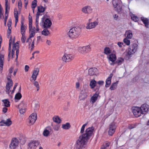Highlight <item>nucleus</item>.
<instances>
[{"mask_svg": "<svg viewBox=\"0 0 149 149\" xmlns=\"http://www.w3.org/2000/svg\"><path fill=\"white\" fill-rule=\"evenodd\" d=\"M124 59L122 58H118L117 60L115 62V64H117L118 65H120L124 61Z\"/></svg>", "mask_w": 149, "mask_h": 149, "instance_id": "nucleus-36", "label": "nucleus"}, {"mask_svg": "<svg viewBox=\"0 0 149 149\" xmlns=\"http://www.w3.org/2000/svg\"><path fill=\"white\" fill-rule=\"evenodd\" d=\"M37 119L36 115V113H32L29 117L28 120L30 125H32L34 123Z\"/></svg>", "mask_w": 149, "mask_h": 149, "instance_id": "nucleus-12", "label": "nucleus"}, {"mask_svg": "<svg viewBox=\"0 0 149 149\" xmlns=\"http://www.w3.org/2000/svg\"><path fill=\"white\" fill-rule=\"evenodd\" d=\"M70 127V124L69 123H67L65 124H63L62 125V128L65 130L69 129Z\"/></svg>", "mask_w": 149, "mask_h": 149, "instance_id": "nucleus-35", "label": "nucleus"}, {"mask_svg": "<svg viewBox=\"0 0 149 149\" xmlns=\"http://www.w3.org/2000/svg\"><path fill=\"white\" fill-rule=\"evenodd\" d=\"M53 121L58 123H59L61 122V120L58 116H56L53 118Z\"/></svg>", "mask_w": 149, "mask_h": 149, "instance_id": "nucleus-42", "label": "nucleus"}, {"mask_svg": "<svg viewBox=\"0 0 149 149\" xmlns=\"http://www.w3.org/2000/svg\"><path fill=\"white\" fill-rule=\"evenodd\" d=\"M29 31H36V30L35 28V27L32 28V24H31V26H30L29 24Z\"/></svg>", "mask_w": 149, "mask_h": 149, "instance_id": "nucleus-55", "label": "nucleus"}, {"mask_svg": "<svg viewBox=\"0 0 149 149\" xmlns=\"http://www.w3.org/2000/svg\"><path fill=\"white\" fill-rule=\"evenodd\" d=\"M87 95L86 93H85L83 91H81L79 96V98L80 100H83L86 98Z\"/></svg>", "mask_w": 149, "mask_h": 149, "instance_id": "nucleus-28", "label": "nucleus"}, {"mask_svg": "<svg viewBox=\"0 0 149 149\" xmlns=\"http://www.w3.org/2000/svg\"><path fill=\"white\" fill-rule=\"evenodd\" d=\"M109 62L111 65H113L115 64V61L116 59V55L114 54H111L109 55Z\"/></svg>", "mask_w": 149, "mask_h": 149, "instance_id": "nucleus-13", "label": "nucleus"}, {"mask_svg": "<svg viewBox=\"0 0 149 149\" xmlns=\"http://www.w3.org/2000/svg\"><path fill=\"white\" fill-rule=\"evenodd\" d=\"M39 17V15H36V30L37 32L39 31V29L38 27Z\"/></svg>", "mask_w": 149, "mask_h": 149, "instance_id": "nucleus-31", "label": "nucleus"}, {"mask_svg": "<svg viewBox=\"0 0 149 149\" xmlns=\"http://www.w3.org/2000/svg\"><path fill=\"white\" fill-rule=\"evenodd\" d=\"M21 25V33L22 34H25V30L26 29V26L24 25V22L22 21Z\"/></svg>", "mask_w": 149, "mask_h": 149, "instance_id": "nucleus-25", "label": "nucleus"}, {"mask_svg": "<svg viewBox=\"0 0 149 149\" xmlns=\"http://www.w3.org/2000/svg\"><path fill=\"white\" fill-rule=\"evenodd\" d=\"M42 23H40V25L42 26L45 28L48 29L49 28L52 24V22L51 20L48 19L47 18L44 20L43 18H42Z\"/></svg>", "mask_w": 149, "mask_h": 149, "instance_id": "nucleus-4", "label": "nucleus"}, {"mask_svg": "<svg viewBox=\"0 0 149 149\" xmlns=\"http://www.w3.org/2000/svg\"><path fill=\"white\" fill-rule=\"evenodd\" d=\"M141 19L144 24L145 27L148 28L149 22L148 19L143 17H141Z\"/></svg>", "mask_w": 149, "mask_h": 149, "instance_id": "nucleus-27", "label": "nucleus"}, {"mask_svg": "<svg viewBox=\"0 0 149 149\" xmlns=\"http://www.w3.org/2000/svg\"><path fill=\"white\" fill-rule=\"evenodd\" d=\"M112 3L113 7L114 8H116L118 6V3H116V1L115 0H113Z\"/></svg>", "mask_w": 149, "mask_h": 149, "instance_id": "nucleus-57", "label": "nucleus"}, {"mask_svg": "<svg viewBox=\"0 0 149 149\" xmlns=\"http://www.w3.org/2000/svg\"><path fill=\"white\" fill-rule=\"evenodd\" d=\"M5 12L7 14V13H8L10 9V5L8 4V2H5Z\"/></svg>", "mask_w": 149, "mask_h": 149, "instance_id": "nucleus-38", "label": "nucleus"}, {"mask_svg": "<svg viewBox=\"0 0 149 149\" xmlns=\"http://www.w3.org/2000/svg\"><path fill=\"white\" fill-rule=\"evenodd\" d=\"M41 33L44 36H47L50 34V33L47 29L45 28L42 31Z\"/></svg>", "mask_w": 149, "mask_h": 149, "instance_id": "nucleus-32", "label": "nucleus"}, {"mask_svg": "<svg viewBox=\"0 0 149 149\" xmlns=\"http://www.w3.org/2000/svg\"><path fill=\"white\" fill-rule=\"evenodd\" d=\"M11 28H8L7 33V36L8 38L9 37L10 34L11 33Z\"/></svg>", "mask_w": 149, "mask_h": 149, "instance_id": "nucleus-59", "label": "nucleus"}, {"mask_svg": "<svg viewBox=\"0 0 149 149\" xmlns=\"http://www.w3.org/2000/svg\"><path fill=\"white\" fill-rule=\"evenodd\" d=\"M22 35L21 38V41L22 43H24L26 39V37L25 36V34H22Z\"/></svg>", "mask_w": 149, "mask_h": 149, "instance_id": "nucleus-52", "label": "nucleus"}, {"mask_svg": "<svg viewBox=\"0 0 149 149\" xmlns=\"http://www.w3.org/2000/svg\"><path fill=\"white\" fill-rule=\"evenodd\" d=\"M81 31L80 28L74 27L70 29L68 33V35L70 38L76 39L80 35Z\"/></svg>", "mask_w": 149, "mask_h": 149, "instance_id": "nucleus-2", "label": "nucleus"}, {"mask_svg": "<svg viewBox=\"0 0 149 149\" xmlns=\"http://www.w3.org/2000/svg\"><path fill=\"white\" fill-rule=\"evenodd\" d=\"M18 8L19 10H21L22 7V3L21 0H19L18 3Z\"/></svg>", "mask_w": 149, "mask_h": 149, "instance_id": "nucleus-51", "label": "nucleus"}, {"mask_svg": "<svg viewBox=\"0 0 149 149\" xmlns=\"http://www.w3.org/2000/svg\"><path fill=\"white\" fill-rule=\"evenodd\" d=\"M40 143L38 141H31L29 143L28 149H36Z\"/></svg>", "mask_w": 149, "mask_h": 149, "instance_id": "nucleus-9", "label": "nucleus"}, {"mask_svg": "<svg viewBox=\"0 0 149 149\" xmlns=\"http://www.w3.org/2000/svg\"><path fill=\"white\" fill-rule=\"evenodd\" d=\"M74 57V56L72 54H65L63 56L62 59L63 61L64 62H69L73 60Z\"/></svg>", "mask_w": 149, "mask_h": 149, "instance_id": "nucleus-6", "label": "nucleus"}, {"mask_svg": "<svg viewBox=\"0 0 149 149\" xmlns=\"http://www.w3.org/2000/svg\"><path fill=\"white\" fill-rule=\"evenodd\" d=\"M40 69L37 68H34V70L33 71L32 74L31 76V79H30L31 81H34L33 83L34 85L36 87L37 91H38L39 89V86L38 82L35 81L36 79L37 76L39 74Z\"/></svg>", "mask_w": 149, "mask_h": 149, "instance_id": "nucleus-3", "label": "nucleus"}, {"mask_svg": "<svg viewBox=\"0 0 149 149\" xmlns=\"http://www.w3.org/2000/svg\"><path fill=\"white\" fill-rule=\"evenodd\" d=\"M97 69L95 68H92L88 70L89 74L91 75H93L95 74L97 71Z\"/></svg>", "mask_w": 149, "mask_h": 149, "instance_id": "nucleus-26", "label": "nucleus"}, {"mask_svg": "<svg viewBox=\"0 0 149 149\" xmlns=\"http://www.w3.org/2000/svg\"><path fill=\"white\" fill-rule=\"evenodd\" d=\"M19 53V51H18V50H17L16 52V58L15 60V61L17 63V58H18Z\"/></svg>", "mask_w": 149, "mask_h": 149, "instance_id": "nucleus-56", "label": "nucleus"}, {"mask_svg": "<svg viewBox=\"0 0 149 149\" xmlns=\"http://www.w3.org/2000/svg\"><path fill=\"white\" fill-rule=\"evenodd\" d=\"M12 37L10 36V39L9 40V47H8V50H9V53H8V56H9V55H10V50H11V47L12 44Z\"/></svg>", "mask_w": 149, "mask_h": 149, "instance_id": "nucleus-41", "label": "nucleus"}, {"mask_svg": "<svg viewBox=\"0 0 149 149\" xmlns=\"http://www.w3.org/2000/svg\"><path fill=\"white\" fill-rule=\"evenodd\" d=\"M12 124V121L10 119L8 118L6 120H5V125L6 126H9Z\"/></svg>", "mask_w": 149, "mask_h": 149, "instance_id": "nucleus-37", "label": "nucleus"}, {"mask_svg": "<svg viewBox=\"0 0 149 149\" xmlns=\"http://www.w3.org/2000/svg\"><path fill=\"white\" fill-rule=\"evenodd\" d=\"M4 62V55L2 54H0V70L2 71Z\"/></svg>", "mask_w": 149, "mask_h": 149, "instance_id": "nucleus-22", "label": "nucleus"}, {"mask_svg": "<svg viewBox=\"0 0 149 149\" xmlns=\"http://www.w3.org/2000/svg\"><path fill=\"white\" fill-rule=\"evenodd\" d=\"M2 102L4 104L3 106L6 107H9L10 106V102L7 99H5L2 100Z\"/></svg>", "mask_w": 149, "mask_h": 149, "instance_id": "nucleus-34", "label": "nucleus"}, {"mask_svg": "<svg viewBox=\"0 0 149 149\" xmlns=\"http://www.w3.org/2000/svg\"><path fill=\"white\" fill-rule=\"evenodd\" d=\"M29 67L28 65H26L25 67V72H27L29 70Z\"/></svg>", "mask_w": 149, "mask_h": 149, "instance_id": "nucleus-62", "label": "nucleus"}, {"mask_svg": "<svg viewBox=\"0 0 149 149\" xmlns=\"http://www.w3.org/2000/svg\"><path fill=\"white\" fill-rule=\"evenodd\" d=\"M85 49L84 47H80L79 48V52L81 53L84 54L86 53L85 51Z\"/></svg>", "mask_w": 149, "mask_h": 149, "instance_id": "nucleus-46", "label": "nucleus"}, {"mask_svg": "<svg viewBox=\"0 0 149 149\" xmlns=\"http://www.w3.org/2000/svg\"><path fill=\"white\" fill-rule=\"evenodd\" d=\"M110 143L107 142L102 146L100 149H106V148L109 147L110 145Z\"/></svg>", "mask_w": 149, "mask_h": 149, "instance_id": "nucleus-43", "label": "nucleus"}, {"mask_svg": "<svg viewBox=\"0 0 149 149\" xmlns=\"http://www.w3.org/2000/svg\"><path fill=\"white\" fill-rule=\"evenodd\" d=\"M18 145V141L16 138H13L9 145V148L11 149H15Z\"/></svg>", "mask_w": 149, "mask_h": 149, "instance_id": "nucleus-10", "label": "nucleus"}, {"mask_svg": "<svg viewBox=\"0 0 149 149\" xmlns=\"http://www.w3.org/2000/svg\"><path fill=\"white\" fill-rule=\"evenodd\" d=\"M14 15L15 19V23L16 24L18 21V12L17 8L14 9Z\"/></svg>", "mask_w": 149, "mask_h": 149, "instance_id": "nucleus-29", "label": "nucleus"}, {"mask_svg": "<svg viewBox=\"0 0 149 149\" xmlns=\"http://www.w3.org/2000/svg\"><path fill=\"white\" fill-rule=\"evenodd\" d=\"M24 3L25 4L24 7L26 8L27 5L28 4V0H24Z\"/></svg>", "mask_w": 149, "mask_h": 149, "instance_id": "nucleus-64", "label": "nucleus"}, {"mask_svg": "<svg viewBox=\"0 0 149 149\" xmlns=\"http://www.w3.org/2000/svg\"><path fill=\"white\" fill-rule=\"evenodd\" d=\"M123 42L127 45H129L130 44V41L127 38H125L123 40Z\"/></svg>", "mask_w": 149, "mask_h": 149, "instance_id": "nucleus-48", "label": "nucleus"}, {"mask_svg": "<svg viewBox=\"0 0 149 149\" xmlns=\"http://www.w3.org/2000/svg\"><path fill=\"white\" fill-rule=\"evenodd\" d=\"M30 34L29 36L30 38H32L35 35L36 32L32 31H29Z\"/></svg>", "mask_w": 149, "mask_h": 149, "instance_id": "nucleus-50", "label": "nucleus"}, {"mask_svg": "<svg viewBox=\"0 0 149 149\" xmlns=\"http://www.w3.org/2000/svg\"><path fill=\"white\" fill-rule=\"evenodd\" d=\"M132 111L134 116L136 117H138L142 114V111L140 107H133L132 108Z\"/></svg>", "mask_w": 149, "mask_h": 149, "instance_id": "nucleus-5", "label": "nucleus"}, {"mask_svg": "<svg viewBox=\"0 0 149 149\" xmlns=\"http://www.w3.org/2000/svg\"><path fill=\"white\" fill-rule=\"evenodd\" d=\"M5 125V120H2L0 122V126H3Z\"/></svg>", "mask_w": 149, "mask_h": 149, "instance_id": "nucleus-61", "label": "nucleus"}, {"mask_svg": "<svg viewBox=\"0 0 149 149\" xmlns=\"http://www.w3.org/2000/svg\"><path fill=\"white\" fill-rule=\"evenodd\" d=\"M142 113V114H144L148 111L149 109V106L146 104H142L141 107H140Z\"/></svg>", "mask_w": 149, "mask_h": 149, "instance_id": "nucleus-17", "label": "nucleus"}, {"mask_svg": "<svg viewBox=\"0 0 149 149\" xmlns=\"http://www.w3.org/2000/svg\"><path fill=\"white\" fill-rule=\"evenodd\" d=\"M29 25H30V26H31V24H32V17L30 15H29Z\"/></svg>", "mask_w": 149, "mask_h": 149, "instance_id": "nucleus-54", "label": "nucleus"}, {"mask_svg": "<svg viewBox=\"0 0 149 149\" xmlns=\"http://www.w3.org/2000/svg\"><path fill=\"white\" fill-rule=\"evenodd\" d=\"M92 11V9L90 6H88L84 7L82 9V11L85 14L90 13Z\"/></svg>", "mask_w": 149, "mask_h": 149, "instance_id": "nucleus-16", "label": "nucleus"}, {"mask_svg": "<svg viewBox=\"0 0 149 149\" xmlns=\"http://www.w3.org/2000/svg\"><path fill=\"white\" fill-rule=\"evenodd\" d=\"M9 76L7 77V79L8 80V82L6 84V92L9 94L10 93V88L12 86L13 82L12 80L11 79V76L10 74H8Z\"/></svg>", "mask_w": 149, "mask_h": 149, "instance_id": "nucleus-8", "label": "nucleus"}, {"mask_svg": "<svg viewBox=\"0 0 149 149\" xmlns=\"http://www.w3.org/2000/svg\"><path fill=\"white\" fill-rule=\"evenodd\" d=\"M112 74H110L109 76L107 78L106 81L105 87H108L111 84V80L112 77Z\"/></svg>", "mask_w": 149, "mask_h": 149, "instance_id": "nucleus-21", "label": "nucleus"}, {"mask_svg": "<svg viewBox=\"0 0 149 149\" xmlns=\"http://www.w3.org/2000/svg\"><path fill=\"white\" fill-rule=\"evenodd\" d=\"M37 0H33L32 3L31 7L35 8L37 6Z\"/></svg>", "mask_w": 149, "mask_h": 149, "instance_id": "nucleus-47", "label": "nucleus"}, {"mask_svg": "<svg viewBox=\"0 0 149 149\" xmlns=\"http://www.w3.org/2000/svg\"><path fill=\"white\" fill-rule=\"evenodd\" d=\"M22 97L21 94L19 93H18L15 95V98L16 100H19Z\"/></svg>", "mask_w": 149, "mask_h": 149, "instance_id": "nucleus-44", "label": "nucleus"}, {"mask_svg": "<svg viewBox=\"0 0 149 149\" xmlns=\"http://www.w3.org/2000/svg\"><path fill=\"white\" fill-rule=\"evenodd\" d=\"M84 47L85 48V51L86 53L88 52L91 50V48L89 45L84 46Z\"/></svg>", "mask_w": 149, "mask_h": 149, "instance_id": "nucleus-49", "label": "nucleus"}, {"mask_svg": "<svg viewBox=\"0 0 149 149\" xmlns=\"http://www.w3.org/2000/svg\"><path fill=\"white\" fill-rule=\"evenodd\" d=\"M104 53L106 55H108L111 53V50L109 48L106 47L104 49Z\"/></svg>", "mask_w": 149, "mask_h": 149, "instance_id": "nucleus-40", "label": "nucleus"}, {"mask_svg": "<svg viewBox=\"0 0 149 149\" xmlns=\"http://www.w3.org/2000/svg\"><path fill=\"white\" fill-rule=\"evenodd\" d=\"M60 126L58 125H54L53 129L55 130L58 131L60 128Z\"/></svg>", "mask_w": 149, "mask_h": 149, "instance_id": "nucleus-53", "label": "nucleus"}, {"mask_svg": "<svg viewBox=\"0 0 149 149\" xmlns=\"http://www.w3.org/2000/svg\"><path fill=\"white\" fill-rule=\"evenodd\" d=\"M18 108L19 109V112L21 114H23L25 112V106L23 103L22 102L19 104Z\"/></svg>", "mask_w": 149, "mask_h": 149, "instance_id": "nucleus-15", "label": "nucleus"}, {"mask_svg": "<svg viewBox=\"0 0 149 149\" xmlns=\"http://www.w3.org/2000/svg\"><path fill=\"white\" fill-rule=\"evenodd\" d=\"M116 128V126L113 123H111L110 124L108 131V134L109 135L112 136Z\"/></svg>", "mask_w": 149, "mask_h": 149, "instance_id": "nucleus-14", "label": "nucleus"}, {"mask_svg": "<svg viewBox=\"0 0 149 149\" xmlns=\"http://www.w3.org/2000/svg\"><path fill=\"white\" fill-rule=\"evenodd\" d=\"M8 110V109L6 107H4L2 109V111L4 113H5L7 112Z\"/></svg>", "mask_w": 149, "mask_h": 149, "instance_id": "nucleus-60", "label": "nucleus"}, {"mask_svg": "<svg viewBox=\"0 0 149 149\" xmlns=\"http://www.w3.org/2000/svg\"><path fill=\"white\" fill-rule=\"evenodd\" d=\"M38 8V12L36 15H42V14H40L41 13H43L46 9V7H44L42 6H38L37 7Z\"/></svg>", "mask_w": 149, "mask_h": 149, "instance_id": "nucleus-19", "label": "nucleus"}, {"mask_svg": "<svg viewBox=\"0 0 149 149\" xmlns=\"http://www.w3.org/2000/svg\"><path fill=\"white\" fill-rule=\"evenodd\" d=\"M99 92L98 91H96V93L93 95L91 98V101L93 103L95 102L97 100V97L99 96Z\"/></svg>", "mask_w": 149, "mask_h": 149, "instance_id": "nucleus-23", "label": "nucleus"}, {"mask_svg": "<svg viewBox=\"0 0 149 149\" xmlns=\"http://www.w3.org/2000/svg\"><path fill=\"white\" fill-rule=\"evenodd\" d=\"M51 129L49 127H47L45 128L43 133V134L44 136H47L50 133V131L49 130H50Z\"/></svg>", "mask_w": 149, "mask_h": 149, "instance_id": "nucleus-24", "label": "nucleus"}, {"mask_svg": "<svg viewBox=\"0 0 149 149\" xmlns=\"http://www.w3.org/2000/svg\"><path fill=\"white\" fill-rule=\"evenodd\" d=\"M13 48L12 49L11 51V55L12 58H13V56L14 54L15 50H16V51L18 50L19 51L18 44L17 43L16 44H13Z\"/></svg>", "mask_w": 149, "mask_h": 149, "instance_id": "nucleus-20", "label": "nucleus"}, {"mask_svg": "<svg viewBox=\"0 0 149 149\" xmlns=\"http://www.w3.org/2000/svg\"><path fill=\"white\" fill-rule=\"evenodd\" d=\"M118 83V81H117L116 82L113 83L110 88V90H113L116 89Z\"/></svg>", "mask_w": 149, "mask_h": 149, "instance_id": "nucleus-33", "label": "nucleus"}, {"mask_svg": "<svg viewBox=\"0 0 149 149\" xmlns=\"http://www.w3.org/2000/svg\"><path fill=\"white\" fill-rule=\"evenodd\" d=\"M138 48V45L136 43H134L129 48V50L127 52V54L130 56L135 53Z\"/></svg>", "mask_w": 149, "mask_h": 149, "instance_id": "nucleus-7", "label": "nucleus"}, {"mask_svg": "<svg viewBox=\"0 0 149 149\" xmlns=\"http://www.w3.org/2000/svg\"><path fill=\"white\" fill-rule=\"evenodd\" d=\"M131 17L132 19L135 22H137L139 20V18L134 14H132Z\"/></svg>", "mask_w": 149, "mask_h": 149, "instance_id": "nucleus-39", "label": "nucleus"}, {"mask_svg": "<svg viewBox=\"0 0 149 149\" xmlns=\"http://www.w3.org/2000/svg\"><path fill=\"white\" fill-rule=\"evenodd\" d=\"M104 83V81H99L97 82V84L100 85H102Z\"/></svg>", "mask_w": 149, "mask_h": 149, "instance_id": "nucleus-63", "label": "nucleus"}, {"mask_svg": "<svg viewBox=\"0 0 149 149\" xmlns=\"http://www.w3.org/2000/svg\"><path fill=\"white\" fill-rule=\"evenodd\" d=\"M87 124V123L84 124L81 127L80 133L82 134L77 140L75 144L76 149H82L87 142L88 140L92 136L94 128L93 126L89 127L85 131L84 133L85 127Z\"/></svg>", "mask_w": 149, "mask_h": 149, "instance_id": "nucleus-1", "label": "nucleus"}, {"mask_svg": "<svg viewBox=\"0 0 149 149\" xmlns=\"http://www.w3.org/2000/svg\"><path fill=\"white\" fill-rule=\"evenodd\" d=\"M97 82L95 79H91L90 81L89 85L91 88H94L96 87V89L95 90L96 91H98L100 88V86L96 85Z\"/></svg>", "mask_w": 149, "mask_h": 149, "instance_id": "nucleus-11", "label": "nucleus"}, {"mask_svg": "<svg viewBox=\"0 0 149 149\" xmlns=\"http://www.w3.org/2000/svg\"><path fill=\"white\" fill-rule=\"evenodd\" d=\"M13 67H11L9 70V73L8 74H10V76H11V73L13 72Z\"/></svg>", "mask_w": 149, "mask_h": 149, "instance_id": "nucleus-58", "label": "nucleus"}, {"mask_svg": "<svg viewBox=\"0 0 149 149\" xmlns=\"http://www.w3.org/2000/svg\"><path fill=\"white\" fill-rule=\"evenodd\" d=\"M125 34L127 35L126 38L131 39L132 37V34L131 31L129 30L126 31Z\"/></svg>", "mask_w": 149, "mask_h": 149, "instance_id": "nucleus-30", "label": "nucleus"}, {"mask_svg": "<svg viewBox=\"0 0 149 149\" xmlns=\"http://www.w3.org/2000/svg\"><path fill=\"white\" fill-rule=\"evenodd\" d=\"M98 24V22L96 21L87 23L86 28L87 29H89L93 28L97 25Z\"/></svg>", "mask_w": 149, "mask_h": 149, "instance_id": "nucleus-18", "label": "nucleus"}, {"mask_svg": "<svg viewBox=\"0 0 149 149\" xmlns=\"http://www.w3.org/2000/svg\"><path fill=\"white\" fill-rule=\"evenodd\" d=\"M137 126L136 123L129 124L128 126V128L130 130H131L136 127Z\"/></svg>", "mask_w": 149, "mask_h": 149, "instance_id": "nucleus-45", "label": "nucleus"}]
</instances>
